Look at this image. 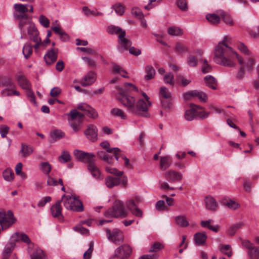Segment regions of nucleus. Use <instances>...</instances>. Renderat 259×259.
<instances>
[{
	"label": "nucleus",
	"instance_id": "nucleus-49",
	"mask_svg": "<svg viewBox=\"0 0 259 259\" xmlns=\"http://www.w3.org/2000/svg\"><path fill=\"white\" fill-rule=\"evenodd\" d=\"M112 9H113L118 15H122L124 12V7L120 3H116L113 5Z\"/></svg>",
	"mask_w": 259,
	"mask_h": 259
},
{
	"label": "nucleus",
	"instance_id": "nucleus-25",
	"mask_svg": "<svg viewBox=\"0 0 259 259\" xmlns=\"http://www.w3.org/2000/svg\"><path fill=\"white\" fill-rule=\"evenodd\" d=\"M221 203L229 208L232 209H236L239 206L238 203L227 197L223 198L221 201Z\"/></svg>",
	"mask_w": 259,
	"mask_h": 259
},
{
	"label": "nucleus",
	"instance_id": "nucleus-4",
	"mask_svg": "<svg viewBox=\"0 0 259 259\" xmlns=\"http://www.w3.org/2000/svg\"><path fill=\"white\" fill-rule=\"evenodd\" d=\"M62 201H63L64 206L68 210L76 212H81L83 210V204L79 200L78 197L63 195L61 202Z\"/></svg>",
	"mask_w": 259,
	"mask_h": 259
},
{
	"label": "nucleus",
	"instance_id": "nucleus-34",
	"mask_svg": "<svg viewBox=\"0 0 259 259\" xmlns=\"http://www.w3.org/2000/svg\"><path fill=\"white\" fill-rule=\"evenodd\" d=\"M145 72L146 74L145 76L146 80H150L154 78L155 71L154 68L151 65H147L145 67Z\"/></svg>",
	"mask_w": 259,
	"mask_h": 259
},
{
	"label": "nucleus",
	"instance_id": "nucleus-11",
	"mask_svg": "<svg viewBox=\"0 0 259 259\" xmlns=\"http://www.w3.org/2000/svg\"><path fill=\"white\" fill-rule=\"evenodd\" d=\"M132 252L131 246L127 244L120 246L115 250V256L120 259H127Z\"/></svg>",
	"mask_w": 259,
	"mask_h": 259
},
{
	"label": "nucleus",
	"instance_id": "nucleus-9",
	"mask_svg": "<svg viewBox=\"0 0 259 259\" xmlns=\"http://www.w3.org/2000/svg\"><path fill=\"white\" fill-rule=\"evenodd\" d=\"M106 233L108 239L115 244H118L123 241V233L118 229H114L112 231L107 229Z\"/></svg>",
	"mask_w": 259,
	"mask_h": 259
},
{
	"label": "nucleus",
	"instance_id": "nucleus-55",
	"mask_svg": "<svg viewBox=\"0 0 259 259\" xmlns=\"http://www.w3.org/2000/svg\"><path fill=\"white\" fill-rule=\"evenodd\" d=\"M201 70L202 72L203 73H207L211 70V66L208 64L207 61L206 60H203L202 65L201 66Z\"/></svg>",
	"mask_w": 259,
	"mask_h": 259
},
{
	"label": "nucleus",
	"instance_id": "nucleus-33",
	"mask_svg": "<svg viewBox=\"0 0 259 259\" xmlns=\"http://www.w3.org/2000/svg\"><path fill=\"white\" fill-rule=\"evenodd\" d=\"M191 109L187 110L185 113V118L187 120L191 121L196 118V109L195 107H192Z\"/></svg>",
	"mask_w": 259,
	"mask_h": 259
},
{
	"label": "nucleus",
	"instance_id": "nucleus-16",
	"mask_svg": "<svg viewBox=\"0 0 259 259\" xmlns=\"http://www.w3.org/2000/svg\"><path fill=\"white\" fill-rule=\"evenodd\" d=\"M96 80V75L94 72H89L81 80L80 83L83 87L92 84Z\"/></svg>",
	"mask_w": 259,
	"mask_h": 259
},
{
	"label": "nucleus",
	"instance_id": "nucleus-52",
	"mask_svg": "<svg viewBox=\"0 0 259 259\" xmlns=\"http://www.w3.org/2000/svg\"><path fill=\"white\" fill-rule=\"evenodd\" d=\"M113 67H112V72L113 73H124V74H127V72L120 66L116 64L114 62L111 63Z\"/></svg>",
	"mask_w": 259,
	"mask_h": 259
},
{
	"label": "nucleus",
	"instance_id": "nucleus-44",
	"mask_svg": "<svg viewBox=\"0 0 259 259\" xmlns=\"http://www.w3.org/2000/svg\"><path fill=\"white\" fill-rule=\"evenodd\" d=\"M175 51L179 54H182L188 51L187 47L183 44L178 42L176 44Z\"/></svg>",
	"mask_w": 259,
	"mask_h": 259
},
{
	"label": "nucleus",
	"instance_id": "nucleus-24",
	"mask_svg": "<svg viewBox=\"0 0 259 259\" xmlns=\"http://www.w3.org/2000/svg\"><path fill=\"white\" fill-rule=\"evenodd\" d=\"M218 14L222 17L223 21L227 24L230 26L234 25V21L231 16L227 12L223 10L217 11Z\"/></svg>",
	"mask_w": 259,
	"mask_h": 259
},
{
	"label": "nucleus",
	"instance_id": "nucleus-36",
	"mask_svg": "<svg viewBox=\"0 0 259 259\" xmlns=\"http://www.w3.org/2000/svg\"><path fill=\"white\" fill-rule=\"evenodd\" d=\"M237 49L243 54L245 55L251 56V53L248 50L247 46H245L243 43L240 41H238L236 45Z\"/></svg>",
	"mask_w": 259,
	"mask_h": 259
},
{
	"label": "nucleus",
	"instance_id": "nucleus-47",
	"mask_svg": "<svg viewBox=\"0 0 259 259\" xmlns=\"http://www.w3.org/2000/svg\"><path fill=\"white\" fill-rule=\"evenodd\" d=\"M3 177L7 181H12L14 179V174L11 169H6L3 172Z\"/></svg>",
	"mask_w": 259,
	"mask_h": 259
},
{
	"label": "nucleus",
	"instance_id": "nucleus-64",
	"mask_svg": "<svg viewBox=\"0 0 259 259\" xmlns=\"http://www.w3.org/2000/svg\"><path fill=\"white\" fill-rule=\"evenodd\" d=\"M9 131V127L6 125L2 124L0 125V134L2 138H5Z\"/></svg>",
	"mask_w": 259,
	"mask_h": 259
},
{
	"label": "nucleus",
	"instance_id": "nucleus-28",
	"mask_svg": "<svg viewBox=\"0 0 259 259\" xmlns=\"http://www.w3.org/2000/svg\"><path fill=\"white\" fill-rule=\"evenodd\" d=\"M17 81L19 85L23 89L26 90L30 88V84L24 76L22 75L18 76Z\"/></svg>",
	"mask_w": 259,
	"mask_h": 259
},
{
	"label": "nucleus",
	"instance_id": "nucleus-58",
	"mask_svg": "<svg viewBox=\"0 0 259 259\" xmlns=\"http://www.w3.org/2000/svg\"><path fill=\"white\" fill-rule=\"evenodd\" d=\"M197 59L193 56H189L187 59V64L189 66L195 67L197 65Z\"/></svg>",
	"mask_w": 259,
	"mask_h": 259
},
{
	"label": "nucleus",
	"instance_id": "nucleus-12",
	"mask_svg": "<svg viewBox=\"0 0 259 259\" xmlns=\"http://www.w3.org/2000/svg\"><path fill=\"white\" fill-rule=\"evenodd\" d=\"M73 154L78 160L88 163V164L91 161H93L95 157V155L93 154L84 152L78 150H75L73 152Z\"/></svg>",
	"mask_w": 259,
	"mask_h": 259
},
{
	"label": "nucleus",
	"instance_id": "nucleus-62",
	"mask_svg": "<svg viewBox=\"0 0 259 259\" xmlns=\"http://www.w3.org/2000/svg\"><path fill=\"white\" fill-rule=\"evenodd\" d=\"M87 115L91 118L96 119L98 117V114L96 110L90 107V109H89L87 111Z\"/></svg>",
	"mask_w": 259,
	"mask_h": 259
},
{
	"label": "nucleus",
	"instance_id": "nucleus-5",
	"mask_svg": "<svg viewBox=\"0 0 259 259\" xmlns=\"http://www.w3.org/2000/svg\"><path fill=\"white\" fill-rule=\"evenodd\" d=\"M104 214L107 218H125L127 215V212L124 208L123 202L117 200L114 202L112 207L106 211Z\"/></svg>",
	"mask_w": 259,
	"mask_h": 259
},
{
	"label": "nucleus",
	"instance_id": "nucleus-51",
	"mask_svg": "<svg viewBox=\"0 0 259 259\" xmlns=\"http://www.w3.org/2000/svg\"><path fill=\"white\" fill-rule=\"evenodd\" d=\"M40 168L45 175H48L51 170L52 167L49 162H44L40 163Z\"/></svg>",
	"mask_w": 259,
	"mask_h": 259
},
{
	"label": "nucleus",
	"instance_id": "nucleus-3",
	"mask_svg": "<svg viewBox=\"0 0 259 259\" xmlns=\"http://www.w3.org/2000/svg\"><path fill=\"white\" fill-rule=\"evenodd\" d=\"M107 31L111 34H119L118 43L119 46L118 47V49L120 51L127 50L131 46V41L125 38V31L122 30L120 27L114 25H110L108 27Z\"/></svg>",
	"mask_w": 259,
	"mask_h": 259
},
{
	"label": "nucleus",
	"instance_id": "nucleus-8",
	"mask_svg": "<svg viewBox=\"0 0 259 259\" xmlns=\"http://www.w3.org/2000/svg\"><path fill=\"white\" fill-rule=\"evenodd\" d=\"M160 95L162 98L161 99V102L162 107L165 109H168L172 106L171 94L166 88L161 87L160 89Z\"/></svg>",
	"mask_w": 259,
	"mask_h": 259
},
{
	"label": "nucleus",
	"instance_id": "nucleus-7",
	"mask_svg": "<svg viewBox=\"0 0 259 259\" xmlns=\"http://www.w3.org/2000/svg\"><path fill=\"white\" fill-rule=\"evenodd\" d=\"M16 221L12 211L8 210L7 213L4 210L0 211V225L3 230L10 227Z\"/></svg>",
	"mask_w": 259,
	"mask_h": 259
},
{
	"label": "nucleus",
	"instance_id": "nucleus-2",
	"mask_svg": "<svg viewBox=\"0 0 259 259\" xmlns=\"http://www.w3.org/2000/svg\"><path fill=\"white\" fill-rule=\"evenodd\" d=\"M125 90L121 89L119 87L116 88L118 90V93L116 94L117 100L126 108L128 112L148 117V106L143 99H140L136 103V100L134 97L127 95L128 92H138L137 88L131 83L125 82L124 84Z\"/></svg>",
	"mask_w": 259,
	"mask_h": 259
},
{
	"label": "nucleus",
	"instance_id": "nucleus-38",
	"mask_svg": "<svg viewBox=\"0 0 259 259\" xmlns=\"http://www.w3.org/2000/svg\"><path fill=\"white\" fill-rule=\"evenodd\" d=\"M71 159V155L67 151L63 150L58 157L59 161L61 163H66L69 161Z\"/></svg>",
	"mask_w": 259,
	"mask_h": 259
},
{
	"label": "nucleus",
	"instance_id": "nucleus-10",
	"mask_svg": "<svg viewBox=\"0 0 259 259\" xmlns=\"http://www.w3.org/2000/svg\"><path fill=\"white\" fill-rule=\"evenodd\" d=\"M105 184L109 188H112L120 184H122L125 187L127 184V179L126 177L108 176L105 179Z\"/></svg>",
	"mask_w": 259,
	"mask_h": 259
},
{
	"label": "nucleus",
	"instance_id": "nucleus-18",
	"mask_svg": "<svg viewBox=\"0 0 259 259\" xmlns=\"http://www.w3.org/2000/svg\"><path fill=\"white\" fill-rule=\"evenodd\" d=\"M27 30L30 38L33 41L37 40L38 38H39V33L35 25L31 22L28 23Z\"/></svg>",
	"mask_w": 259,
	"mask_h": 259
},
{
	"label": "nucleus",
	"instance_id": "nucleus-21",
	"mask_svg": "<svg viewBox=\"0 0 259 259\" xmlns=\"http://www.w3.org/2000/svg\"><path fill=\"white\" fill-rule=\"evenodd\" d=\"M51 211L53 217L54 218H59L62 217L61 200L58 201L56 204L52 206Z\"/></svg>",
	"mask_w": 259,
	"mask_h": 259
},
{
	"label": "nucleus",
	"instance_id": "nucleus-60",
	"mask_svg": "<svg viewBox=\"0 0 259 259\" xmlns=\"http://www.w3.org/2000/svg\"><path fill=\"white\" fill-rule=\"evenodd\" d=\"M94 249V243L91 242L90 243V247L83 254L84 259H90Z\"/></svg>",
	"mask_w": 259,
	"mask_h": 259
},
{
	"label": "nucleus",
	"instance_id": "nucleus-50",
	"mask_svg": "<svg viewBox=\"0 0 259 259\" xmlns=\"http://www.w3.org/2000/svg\"><path fill=\"white\" fill-rule=\"evenodd\" d=\"M219 249L223 253H225L228 255V256L230 257L232 255V251L230 250L231 246L229 245H223L222 244H220L219 245Z\"/></svg>",
	"mask_w": 259,
	"mask_h": 259
},
{
	"label": "nucleus",
	"instance_id": "nucleus-39",
	"mask_svg": "<svg viewBox=\"0 0 259 259\" xmlns=\"http://www.w3.org/2000/svg\"><path fill=\"white\" fill-rule=\"evenodd\" d=\"M105 170L107 172L115 175V177H125L123 176V172L122 171H119L115 168L106 166Z\"/></svg>",
	"mask_w": 259,
	"mask_h": 259
},
{
	"label": "nucleus",
	"instance_id": "nucleus-30",
	"mask_svg": "<svg viewBox=\"0 0 259 259\" xmlns=\"http://www.w3.org/2000/svg\"><path fill=\"white\" fill-rule=\"evenodd\" d=\"M207 238V236L205 233H197L194 235V240L197 245H203Z\"/></svg>",
	"mask_w": 259,
	"mask_h": 259
},
{
	"label": "nucleus",
	"instance_id": "nucleus-41",
	"mask_svg": "<svg viewBox=\"0 0 259 259\" xmlns=\"http://www.w3.org/2000/svg\"><path fill=\"white\" fill-rule=\"evenodd\" d=\"M32 46L28 43H26L24 45L22 52L26 59H28L30 57L32 53Z\"/></svg>",
	"mask_w": 259,
	"mask_h": 259
},
{
	"label": "nucleus",
	"instance_id": "nucleus-63",
	"mask_svg": "<svg viewBox=\"0 0 259 259\" xmlns=\"http://www.w3.org/2000/svg\"><path fill=\"white\" fill-rule=\"evenodd\" d=\"M163 248V246L159 242H155L153 244L149 250V252H157Z\"/></svg>",
	"mask_w": 259,
	"mask_h": 259
},
{
	"label": "nucleus",
	"instance_id": "nucleus-17",
	"mask_svg": "<svg viewBox=\"0 0 259 259\" xmlns=\"http://www.w3.org/2000/svg\"><path fill=\"white\" fill-rule=\"evenodd\" d=\"M97 128L96 126L90 124L84 131V134L89 140L94 142L97 140Z\"/></svg>",
	"mask_w": 259,
	"mask_h": 259
},
{
	"label": "nucleus",
	"instance_id": "nucleus-31",
	"mask_svg": "<svg viewBox=\"0 0 259 259\" xmlns=\"http://www.w3.org/2000/svg\"><path fill=\"white\" fill-rule=\"evenodd\" d=\"M204 81L206 85L213 90H216L217 81L214 77L210 75H206L204 77Z\"/></svg>",
	"mask_w": 259,
	"mask_h": 259
},
{
	"label": "nucleus",
	"instance_id": "nucleus-29",
	"mask_svg": "<svg viewBox=\"0 0 259 259\" xmlns=\"http://www.w3.org/2000/svg\"><path fill=\"white\" fill-rule=\"evenodd\" d=\"M191 107H195L196 109V118L199 117L200 119H205L208 117L209 115V112H206L205 111L202 110L203 108L199 106H196L194 104H191Z\"/></svg>",
	"mask_w": 259,
	"mask_h": 259
},
{
	"label": "nucleus",
	"instance_id": "nucleus-19",
	"mask_svg": "<svg viewBox=\"0 0 259 259\" xmlns=\"http://www.w3.org/2000/svg\"><path fill=\"white\" fill-rule=\"evenodd\" d=\"M88 169L95 179H103L99 169L95 164V159L88 164Z\"/></svg>",
	"mask_w": 259,
	"mask_h": 259
},
{
	"label": "nucleus",
	"instance_id": "nucleus-48",
	"mask_svg": "<svg viewBox=\"0 0 259 259\" xmlns=\"http://www.w3.org/2000/svg\"><path fill=\"white\" fill-rule=\"evenodd\" d=\"M249 256L251 259H258L259 257V248L253 246L248 251Z\"/></svg>",
	"mask_w": 259,
	"mask_h": 259
},
{
	"label": "nucleus",
	"instance_id": "nucleus-61",
	"mask_svg": "<svg viewBox=\"0 0 259 259\" xmlns=\"http://www.w3.org/2000/svg\"><path fill=\"white\" fill-rule=\"evenodd\" d=\"M132 13L133 15L139 19H142L144 17L142 12L138 8H133L132 10Z\"/></svg>",
	"mask_w": 259,
	"mask_h": 259
},
{
	"label": "nucleus",
	"instance_id": "nucleus-56",
	"mask_svg": "<svg viewBox=\"0 0 259 259\" xmlns=\"http://www.w3.org/2000/svg\"><path fill=\"white\" fill-rule=\"evenodd\" d=\"M195 97H197L200 101L205 102L207 101V96L206 94L201 92L197 90H195Z\"/></svg>",
	"mask_w": 259,
	"mask_h": 259
},
{
	"label": "nucleus",
	"instance_id": "nucleus-37",
	"mask_svg": "<svg viewBox=\"0 0 259 259\" xmlns=\"http://www.w3.org/2000/svg\"><path fill=\"white\" fill-rule=\"evenodd\" d=\"M167 32L169 35L173 36H179L183 33V30L177 26H172L168 28Z\"/></svg>",
	"mask_w": 259,
	"mask_h": 259
},
{
	"label": "nucleus",
	"instance_id": "nucleus-53",
	"mask_svg": "<svg viewBox=\"0 0 259 259\" xmlns=\"http://www.w3.org/2000/svg\"><path fill=\"white\" fill-rule=\"evenodd\" d=\"M18 17L20 19V21L19 23V27L21 30L22 31L23 30V27L25 25H28V23H27L28 17L26 15L23 14L22 15L18 16Z\"/></svg>",
	"mask_w": 259,
	"mask_h": 259
},
{
	"label": "nucleus",
	"instance_id": "nucleus-27",
	"mask_svg": "<svg viewBox=\"0 0 259 259\" xmlns=\"http://www.w3.org/2000/svg\"><path fill=\"white\" fill-rule=\"evenodd\" d=\"M65 134L60 130H56L50 133V142L53 143L63 138Z\"/></svg>",
	"mask_w": 259,
	"mask_h": 259
},
{
	"label": "nucleus",
	"instance_id": "nucleus-59",
	"mask_svg": "<svg viewBox=\"0 0 259 259\" xmlns=\"http://www.w3.org/2000/svg\"><path fill=\"white\" fill-rule=\"evenodd\" d=\"M39 22L40 24L45 28H48L50 26L49 20L44 15H40L39 16Z\"/></svg>",
	"mask_w": 259,
	"mask_h": 259
},
{
	"label": "nucleus",
	"instance_id": "nucleus-15",
	"mask_svg": "<svg viewBox=\"0 0 259 259\" xmlns=\"http://www.w3.org/2000/svg\"><path fill=\"white\" fill-rule=\"evenodd\" d=\"M107 152L114 153V158L116 161H118L119 158H122L124 161V165L128 167L131 168L132 167L129 159L122 154L120 151V150L118 148H113L112 149H109L107 150Z\"/></svg>",
	"mask_w": 259,
	"mask_h": 259
},
{
	"label": "nucleus",
	"instance_id": "nucleus-26",
	"mask_svg": "<svg viewBox=\"0 0 259 259\" xmlns=\"http://www.w3.org/2000/svg\"><path fill=\"white\" fill-rule=\"evenodd\" d=\"M110 114L113 117H119L123 120L127 119V115L125 112L118 108H113L110 111Z\"/></svg>",
	"mask_w": 259,
	"mask_h": 259
},
{
	"label": "nucleus",
	"instance_id": "nucleus-6",
	"mask_svg": "<svg viewBox=\"0 0 259 259\" xmlns=\"http://www.w3.org/2000/svg\"><path fill=\"white\" fill-rule=\"evenodd\" d=\"M68 116L70 126L74 132H77L79 130V125L82 121L84 115L74 109L70 111Z\"/></svg>",
	"mask_w": 259,
	"mask_h": 259
},
{
	"label": "nucleus",
	"instance_id": "nucleus-46",
	"mask_svg": "<svg viewBox=\"0 0 259 259\" xmlns=\"http://www.w3.org/2000/svg\"><path fill=\"white\" fill-rule=\"evenodd\" d=\"M27 5H23L21 4H15L14 5L15 10L19 13L24 14L28 11L27 8Z\"/></svg>",
	"mask_w": 259,
	"mask_h": 259
},
{
	"label": "nucleus",
	"instance_id": "nucleus-42",
	"mask_svg": "<svg viewBox=\"0 0 259 259\" xmlns=\"http://www.w3.org/2000/svg\"><path fill=\"white\" fill-rule=\"evenodd\" d=\"M0 87H8L11 89H15V86L12 82L11 79L8 77H5L2 79Z\"/></svg>",
	"mask_w": 259,
	"mask_h": 259
},
{
	"label": "nucleus",
	"instance_id": "nucleus-54",
	"mask_svg": "<svg viewBox=\"0 0 259 259\" xmlns=\"http://www.w3.org/2000/svg\"><path fill=\"white\" fill-rule=\"evenodd\" d=\"M163 80L165 83H168L172 85L174 84V75L170 72L166 74L164 76Z\"/></svg>",
	"mask_w": 259,
	"mask_h": 259
},
{
	"label": "nucleus",
	"instance_id": "nucleus-20",
	"mask_svg": "<svg viewBox=\"0 0 259 259\" xmlns=\"http://www.w3.org/2000/svg\"><path fill=\"white\" fill-rule=\"evenodd\" d=\"M98 155L100 158L106 161L108 164H113L115 158L113 152H108L107 150H106V152L101 151L98 152Z\"/></svg>",
	"mask_w": 259,
	"mask_h": 259
},
{
	"label": "nucleus",
	"instance_id": "nucleus-14",
	"mask_svg": "<svg viewBox=\"0 0 259 259\" xmlns=\"http://www.w3.org/2000/svg\"><path fill=\"white\" fill-rule=\"evenodd\" d=\"M58 52V49H51L48 51L44 57L45 61L48 65L53 64L57 60Z\"/></svg>",
	"mask_w": 259,
	"mask_h": 259
},
{
	"label": "nucleus",
	"instance_id": "nucleus-57",
	"mask_svg": "<svg viewBox=\"0 0 259 259\" xmlns=\"http://www.w3.org/2000/svg\"><path fill=\"white\" fill-rule=\"evenodd\" d=\"M177 79L179 83L184 87L188 85L191 82V80L190 79L186 78L182 75L178 76Z\"/></svg>",
	"mask_w": 259,
	"mask_h": 259
},
{
	"label": "nucleus",
	"instance_id": "nucleus-13",
	"mask_svg": "<svg viewBox=\"0 0 259 259\" xmlns=\"http://www.w3.org/2000/svg\"><path fill=\"white\" fill-rule=\"evenodd\" d=\"M165 178L169 182L175 183L180 182L183 178L182 175L174 170H168L164 174Z\"/></svg>",
	"mask_w": 259,
	"mask_h": 259
},
{
	"label": "nucleus",
	"instance_id": "nucleus-23",
	"mask_svg": "<svg viewBox=\"0 0 259 259\" xmlns=\"http://www.w3.org/2000/svg\"><path fill=\"white\" fill-rule=\"evenodd\" d=\"M171 163L172 160L170 156L166 155L160 157V168L162 170L167 169Z\"/></svg>",
	"mask_w": 259,
	"mask_h": 259
},
{
	"label": "nucleus",
	"instance_id": "nucleus-35",
	"mask_svg": "<svg viewBox=\"0 0 259 259\" xmlns=\"http://www.w3.org/2000/svg\"><path fill=\"white\" fill-rule=\"evenodd\" d=\"M213 222V220L211 219H209L207 221H202L201 222V226L202 227H207L208 229L212 230L215 232H217L219 230V226L216 225L214 226H211L210 225V223Z\"/></svg>",
	"mask_w": 259,
	"mask_h": 259
},
{
	"label": "nucleus",
	"instance_id": "nucleus-22",
	"mask_svg": "<svg viewBox=\"0 0 259 259\" xmlns=\"http://www.w3.org/2000/svg\"><path fill=\"white\" fill-rule=\"evenodd\" d=\"M204 202L206 209L211 211L217 210V203L213 198L210 196H207L205 198Z\"/></svg>",
	"mask_w": 259,
	"mask_h": 259
},
{
	"label": "nucleus",
	"instance_id": "nucleus-1",
	"mask_svg": "<svg viewBox=\"0 0 259 259\" xmlns=\"http://www.w3.org/2000/svg\"><path fill=\"white\" fill-rule=\"evenodd\" d=\"M235 58L237 59L240 65L244 66L246 71H251L253 70L255 64L254 59L251 57H247L244 62L243 57L227 45V37H225L215 47L214 61L221 65L232 67L235 65Z\"/></svg>",
	"mask_w": 259,
	"mask_h": 259
},
{
	"label": "nucleus",
	"instance_id": "nucleus-40",
	"mask_svg": "<svg viewBox=\"0 0 259 259\" xmlns=\"http://www.w3.org/2000/svg\"><path fill=\"white\" fill-rule=\"evenodd\" d=\"M206 19L213 24H218L220 22V17L215 14H208L206 15Z\"/></svg>",
	"mask_w": 259,
	"mask_h": 259
},
{
	"label": "nucleus",
	"instance_id": "nucleus-45",
	"mask_svg": "<svg viewBox=\"0 0 259 259\" xmlns=\"http://www.w3.org/2000/svg\"><path fill=\"white\" fill-rule=\"evenodd\" d=\"M31 259H47V257L44 251L40 249H38L31 255Z\"/></svg>",
	"mask_w": 259,
	"mask_h": 259
},
{
	"label": "nucleus",
	"instance_id": "nucleus-43",
	"mask_svg": "<svg viewBox=\"0 0 259 259\" xmlns=\"http://www.w3.org/2000/svg\"><path fill=\"white\" fill-rule=\"evenodd\" d=\"M175 220L178 225L183 227H187L189 224L186 218L184 216H177L176 217Z\"/></svg>",
	"mask_w": 259,
	"mask_h": 259
},
{
	"label": "nucleus",
	"instance_id": "nucleus-32",
	"mask_svg": "<svg viewBox=\"0 0 259 259\" xmlns=\"http://www.w3.org/2000/svg\"><path fill=\"white\" fill-rule=\"evenodd\" d=\"M33 151V148L24 143L21 144V148L20 152L24 157L29 156Z\"/></svg>",
	"mask_w": 259,
	"mask_h": 259
}]
</instances>
